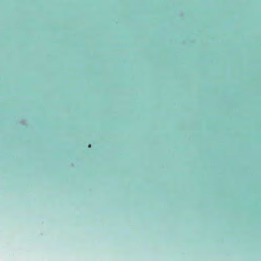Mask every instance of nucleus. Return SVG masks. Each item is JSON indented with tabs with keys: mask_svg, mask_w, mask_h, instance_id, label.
<instances>
[{
	"mask_svg": "<svg viewBox=\"0 0 261 261\" xmlns=\"http://www.w3.org/2000/svg\"><path fill=\"white\" fill-rule=\"evenodd\" d=\"M88 147H91V144H89V145H88Z\"/></svg>",
	"mask_w": 261,
	"mask_h": 261,
	"instance_id": "nucleus-1",
	"label": "nucleus"
}]
</instances>
